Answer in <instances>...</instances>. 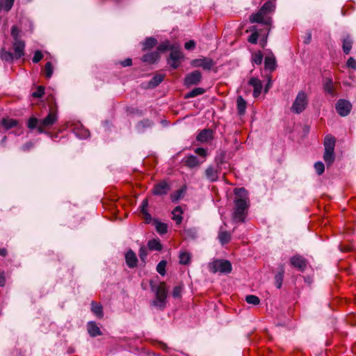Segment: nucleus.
I'll list each match as a JSON object with an SVG mask.
<instances>
[{"instance_id": "nucleus-60", "label": "nucleus", "mask_w": 356, "mask_h": 356, "mask_svg": "<svg viewBox=\"0 0 356 356\" xmlns=\"http://www.w3.org/2000/svg\"><path fill=\"white\" fill-rule=\"evenodd\" d=\"M121 65L123 67L131 66L132 65V60H131V58H127V59H125V60H124L123 61L121 62Z\"/></svg>"}, {"instance_id": "nucleus-52", "label": "nucleus", "mask_w": 356, "mask_h": 356, "mask_svg": "<svg viewBox=\"0 0 356 356\" xmlns=\"http://www.w3.org/2000/svg\"><path fill=\"white\" fill-rule=\"evenodd\" d=\"M42 58H43L42 53L40 51L37 50V51H35V52L34 54L32 60L34 63H38V62H40L42 60Z\"/></svg>"}, {"instance_id": "nucleus-63", "label": "nucleus", "mask_w": 356, "mask_h": 356, "mask_svg": "<svg viewBox=\"0 0 356 356\" xmlns=\"http://www.w3.org/2000/svg\"><path fill=\"white\" fill-rule=\"evenodd\" d=\"M6 283V280L3 274H0V286H3Z\"/></svg>"}, {"instance_id": "nucleus-24", "label": "nucleus", "mask_w": 356, "mask_h": 356, "mask_svg": "<svg viewBox=\"0 0 356 356\" xmlns=\"http://www.w3.org/2000/svg\"><path fill=\"white\" fill-rule=\"evenodd\" d=\"M1 125L6 129L8 130L17 125V121L11 118H3L1 120Z\"/></svg>"}, {"instance_id": "nucleus-8", "label": "nucleus", "mask_w": 356, "mask_h": 356, "mask_svg": "<svg viewBox=\"0 0 356 356\" xmlns=\"http://www.w3.org/2000/svg\"><path fill=\"white\" fill-rule=\"evenodd\" d=\"M202 79V74L200 71L195 70L188 74L184 79L185 86H190L198 84Z\"/></svg>"}, {"instance_id": "nucleus-33", "label": "nucleus", "mask_w": 356, "mask_h": 356, "mask_svg": "<svg viewBox=\"0 0 356 356\" xmlns=\"http://www.w3.org/2000/svg\"><path fill=\"white\" fill-rule=\"evenodd\" d=\"M148 248L150 250H161L162 249V245L160 243L159 240L152 239L148 241L147 243Z\"/></svg>"}, {"instance_id": "nucleus-47", "label": "nucleus", "mask_w": 356, "mask_h": 356, "mask_svg": "<svg viewBox=\"0 0 356 356\" xmlns=\"http://www.w3.org/2000/svg\"><path fill=\"white\" fill-rule=\"evenodd\" d=\"M182 290H183V286L181 285L175 286L172 291V296L175 298H180L181 296Z\"/></svg>"}, {"instance_id": "nucleus-19", "label": "nucleus", "mask_w": 356, "mask_h": 356, "mask_svg": "<svg viewBox=\"0 0 356 356\" xmlns=\"http://www.w3.org/2000/svg\"><path fill=\"white\" fill-rule=\"evenodd\" d=\"M183 161L185 163L186 165L190 168L197 167L201 163L197 156L194 155H188L185 156L183 159Z\"/></svg>"}, {"instance_id": "nucleus-32", "label": "nucleus", "mask_w": 356, "mask_h": 356, "mask_svg": "<svg viewBox=\"0 0 356 356\" xmlns=\"http://www.w3.org/2000/svg\"><path fill=\"white\" fill-rule=\"evenodd\" d=\"M236 102H237V109H238V113L240 115H243L245 113V108H246V102H245V99L241 96H239L237 98Z\"/></svg>"}, {"instance_id": "nucleus-25", "label": "nucleus", "mask_w": 356, "mask_h": 356, "mask_svg": "<svg viewBox=\"0 0 356 356\" xmlns=\"http://www.w3.org/2000/svg\"><path fill=\"white\" fill-rule=\"evenodd\" d=\"M182 209L181 207H176L172 212V219L176 222L177 224H180L182 221Z\"/></svg>"}, {"instance_id": "nucleus-30", "label": "nucleus", "mask_w": 356, "mask_h": 356, "mask_svg": "<svg viewBox=\"0 0 356 356\" xmlns=\"http://www.w3.org/2000/svg\"><path fill=\"white\" fill-rule=\"evenodd\" d=\"M335 159L334 150H325L323 159L327 165H331Z\"/></svg>"}, {"instance_id": "nucleus-20", "label": "nucleus", "mask_w": 356, "mask_h": 356, "mask_svg": "<svg viewBox=\"0 0 356 356\" xmlns=\"http://www.w3.org/2000/svg\"><path fill=\"white\" fill-rule=\"evenodd\" d=\"M205 175L209 181L213 182L218 179V171L210 165L206 169Z\"/></svg>"}, {"instance_id": "nucleus-2", "label": "nucleus", "mask_w": 356, "mask_h": 356, "mask_svg": "<svg viewBox=\"0 0 356 356\" xmlns=\"http://www.w3.org/2000/svg\"><path fill=\"white\" fill-rule=\"evenodd\" d=\"M57 120V113L54 111H50L47 116L42 120L35 117L30 118L27 121V127L31 130L37 129L40 134L46 133L45 129L51 127Z\"/></svg>"}, {"instance_id": "nucleus-51", "label": "nucleus", "mask_w": 356, "mask_h": 356, "mask_svg": "<svg viewBox=\"0 0 356 356\" xmlns=\"http://www.w3.org/2000/svg\"><path fill=\"white\" fill-rule=\"evenodd\" d=\"M19 33L20 30L17 27V26H13L11 29V35L13 36L14 40H20Z\"/></svg>"}, {"instance_id": "nucleus-34", "label": "nucleus", "mask_w": 356, "mask_h": 356, "mask_svg": "<svg viewBox=\"0 0 356 356\" xmlns=\"http://www.w3.org/2000/svg\"><path fill=\"white\" fill-rule=\"evenodd\" d=\"M0 58L2 60H5L7 62H11L15 58V56L13 53L10 51H5L3 49L0 51Z\"/></svg>"}, {"instance_id": "nucleus-21", "label": "nucleus", "mask_w": 356, "mask_h": 356, "mask_svg": "<svg viewBox=\"0 0 356 356\" xmlns=\"http://www.w3.org/2000/svg\"><path fill=\"white\" fill-rule=\"evenodd\" d=\"M87 327H88V332L91 337H95L99 336L102 334V332H101L100 329L99 328V327L97 325V324L95 322H93V321L89 322L88 323Z\"/></svg>"}, {"instance_id": "nucleus-59", "label": "nucleus", "mask_w": 356, "mask_h": 356, "mask_svg": "<svg viewBox=\"0 0 356 356\" xmlns=\"http://www.w3.org/2000/svg\"><path fill=\"white\" fill-rule=\"evenodd\" d=\"M76 135L81 138H86L89 137L90 133L88 130H84L82 134L79 133L78 131L75 132Z\"/></svg>"}, {"instance_id": "nucleus-53", "label": "nucleus", "mask_w": 356, "mask_h": 356, "mask_svg": "<svg viewBox=\"0 0 356 356\" xmlns=\"http://www.w3.org/2000/svg\"><path fill=\"white\" fill-rule=\"evenodd\" d=\"M147 256V248L145 246H142L139 249V257L140 259L145 261L146 257Z\"/></svg>"}, {"instance_id": "nucleus-16", "label": "nucleus", "mask_w": 356, "mask_h": 356, "mask_svg": "<svg viewBox=\"0 0 356 356\" xmlns=\"http://www.w3.org/2000/svg\"><path fill=\"white\" fill-rule=\"evenodd\" d=\"M125 261L129 268H134L137 266L138 259L136 253L132 250H129L125 254Z\"/></svg>"}, {"instance_id": "nucleus-28", "label": "nucleus", "mask_w": 356, "mask_h": 356, "mask_svg": "<svg viewBox=\"0 0 356 356\" xmlns=\"http://www.w3.org/2000/svg\"><path fill=\"white\" fill-rule=\"evenodd\" d=\"M218 239L221 244L224 245L227 243L231 239V234L226 232L222 231L221 229L218 233Z\"/></svg>"}, {"instance_id": "nucleus-37", "label": "nucleus", "mask_w": 356, "mask_h": 356, "mask_svg": "<svg viewBox=\"0 0 356 356\" xmlns=\"http://www.w3.org/2000/svg\"><path fill=\"white\" fill-rule=\"evenodd\" d=\"M252 62L256 65H261L263 60V54L259 51L252 54Z\"/></svg>"}, {"instance_id": "nucleus-56", "label": "nucleus", "mask_w": 356, "mask_h": 356, "mask_svg": "<svg viewBox=\"0 0 356 356\" xmlns=\"http://www.w3.org/2000/svg\"><path fill=\"white\" fill-rule=\"evenodd\" d=\"M346 65L350 68L356 69V60L353 57L348 58Z\"/></svg>"}, {"instance_id": "nucleus-9", "label": "nucleus", "mask_w": 356, "mask_h": 356, "mask_svg": "<svg viewBox=\"0 0 356 356\" xmlns=\"http://www.w3.org/2000/svg\"><path fill=\"white\" fill-rule=\"evenodd\" d=\"M192 64L194 67L209 70L214 65V62L211 58H202L193 60Z\"/></svg>"}, {"instance_id": "nucleus-18", "label": "nucleus", "mask_w": 356, "mask_h": 356, "mask_svg": "<svg viewBox=\"0 0 356 356\" xmlns=\"http://www.w3.org/2000/svg\"><path fill=\"white\" fill-rule=\"evenodd\" d=\"M153 122L149 119H144L140 121L136 126V129L138 133H143L147 129L151 128L153 126Z\"/></svg>"}, {"instance_id": "nucleus-55", "label": "nucleus", "mask_w": 356, "mask_h": 356, "mask_svg": "<svg viewBox=\"0 0 356 356\" xmlns=\"http://www.w3.org/2000/svg\"><path fill=\"white\" fill-rule=\"evenodd\" d=\"M195 152L202 157H206L207 156V150L203 147L196 148L195 149Z\"/></svg>"}, {"instance_id": "nucleus-44", "label": "nucleus", "mask_w": 356, "mask_h": 356, "mask_svg": "<svg viewBox=\"0 0 356 356\" xmlns=\"http://www.w3.org/2000/svg\"><path fill=\"white\" fill-rule=\"evenodd\" d=\"M175 47V46L170 45L168 41H165L158 47V51L159 52H163L168 49H170L172 51Z\"/></svg>"}, {"instance_id": "nucleus-4", "label": "nucleus", "mask_w": 356, "mask_h": 356, "mask_svg": "<svg viewBox=\"0 0 356 356\" xmlns=\"http://www.w3.org/2000/svg\"><path fill=\"white\" fill-rule=\"evenodd\" d=\"M209 270L213 273H220L227 274L232 270L231 263L227 260L216 259L209 264Z\"/></svg>"}, {"instance_id": "nucleus-36", "label": "nucleus", "mask_w": 356, "mask_h": 356, "mask_svg": "<svg viewBox=\"0 0 356 356\" xmlns=\"http://www.w3.org/2000/svg\"><path fill=\"white\" fill-rule=\"evenodd\" d=\"M154 222L158 233L160 234H164L167 232L168 226L165 223L159 222L158 220H154Z\"/></svg>"}, {"instance_id": "nucleus-27", "label": "nucleus", "mask_w": 356, "mask_h": 356, "mask_svg": "<svg viewBox=\"0 0 356 356\" xmlns=\"http://www.w3.org/2000/svg\"><path fill=\"white\" fill-rule=\"evenodd\" d=\"M91 310L98 318L103 317V308L100 304L92 301L91 302Z\"/></svg>"}, {"instance_id": "nucleus-10", "label": "nucleus", "mask_w": 356, "mask_h": 356, "mask_svg": "<svg viewBox=\"0 0 356 356\" xmlns=\"http://www.w3.org/2000/svg\"><path fill=\"white\" fill-rule=\"evenodd\" d=\"M265 13L264 11H262L261 9L260 10L255 13V14H252L250 17V22L252 23H255V22H257V23H261V24H270V22H271V19L270 18H265Z\"/></svg>"}, {"instance_id": "nucleus-15", "label": "nucleus", "mask_w": 356, "mask_h": 356, "mask_svg": "<svg viewBox=\"0 0 356 356\" xmlns=\"http://www.w3.org/2000/svg\"><path fill=\"white\" fill-rule=\"evenodd\" d=\"M170 190L169 185L165 181H161L155 185L152 193L155 195H166Z\"/></svg>"}, {"instance_id": "nucleus-13", "label": "nucleus", "mask_w": 356, "mask_h": 356, "mask_svg": "<svg viewBox=\"0 0 356 356\" xmlns=\"http://www.w3.org/2000/svg\"><path fill=\"white\" fill-rule=\"evenodd\" d=\"M264 67L265 70H268L270 72H273L276 69V59L273 53L270 52L265 57L264 60Z\"/></svg>"}, {"instance_id": "nucleus-35", "label": "nucleus", "mask_w": 356, "mask_h": 356, "mask_svg": "<svg viewBox=\"0 0 356 356\" xmlns=\"http://www.w3.org/2000/svg\"><path fill=\"white\" fill-rule=\"evenodd\" d=\"M205 92L204 89L202 88H196L186 94L185 98H193L196 96L202 95Z\"/></svg>"}, {"instance_id": "nucleus-49", "label": "nucleus", "mask_w": 356, "mask_h": 356, "mask_svg": "<svg viewBox=\"0 0 356 356\" xmlns=\"http://www.w3.org/2000/svg\"><path fill=\"white\" fill-rule=\"evenodd\" d=\"M3 3V10L6 11H9L14 3V0H0Z\"/></svg>"}, {"instance_id": "nucleus-46", "label": "nucleus", "mask_w": 356, "mask_h": 356, "mask_svg": "<svg viewBox=\"0 0 356 356\" xmlns=\"http://www.w3.org/2000/svg\"><path fill=\"white\" fill-rule=\"evenodd\" d=\"M314 168H315V170L318 175H322L325 170L324 164L321 161L316 162L314 164Z\"/></svg>"}, {"instance_id": "nucleus-61", "label": "nucleus", "mask_w": 356, "mask_h": 356, "mask_svg": "<svg viewBox=\"0 0 356 356\" xmlns=\"http://www.w3.org/2000/svg\"><path fill=\"white\" fill-rule=\"evenodd\" d=\"M33 146V144L32 143L29 142V143H27L24 144V145L22 146V150H24V151H28V150H29V149H30Z\"/></svg>"}, {"instance_id": "nucleus-54", "label": "nucleus", "mask_w": 356, "mask_h": 356, "mask_svg": "<svg viewBox=\"0 0 356 356\" xmlns=\"http://www.w3.org/2000/svg\"><path fill=\"white\" fill-rule=\"evenodd\" d=\"M258 36V33L257 31H254L249 36L248 40L250 43L256 44L257 42Z\"/></svg>"}, {"instance_id": "nucleus-5", "label": "nucleus", "mask_w": 356, "mask_h": 356, "mask_svg": "<svg viewBox=\"0 0 356 356\" xmlns=\"http://www.w3.org/2000/svg\"><path fill=\"white\" fill-rule=\"evenodd\" d=\"M307 105V95L301 91L297 95L296 99L291 106L292 112L299 114L302 113Z\"/></svg>"}, {"instance_id": "nucleus-48", "label": "nucleus", "mask_w": 356, "mask_h": 356, "mask_svg": "<svg viewBox=\"0 0 356 356\" xmlns=\"http://www.w3.org/2000/svg\"><path fill=\"white\" fill-rule=\"evenodd\" d=\"M45 74L47 78H50L53 74V67L51 62H47L45 64Z\"/></svg>"}, {"instance_id": "nucleus-14", "label": "nucleus", "mask_w": 356, "mask_h": 356, "mask_svg": "<svg viewBox=\"0 0 356 356\" xmlns=\"http://www.w3.org/2000/svg\"><path fill=\"white\" fill-rule=\"evenodd\" d=\"M248 84L253 87V96L257 97L261 92L262 83L261 81L255 77H252L248 81Z\"/></svg>"}, {"instance_id": "nucleus-29", "label": "nucleus", "mask_w": 356, "mask_h": 356, "mask_svg": "<svg viewBox=\"0 0 356 356\" xmlns=\"http://www.w3.org/2000/svg\"><path fill=\"white\" fill-rule=\"evenodd\" d=\"M353 41L349 36L343 40V51L346 54H348L352 49Z\"/></svg>"}, {"instance_id": "nucleus-22", "label": "nucleus", "mask_w": 356, "mask_h": 356, "mask_svg": "<svg viewBox=\"0 0 356 356\" xmlns=\"http://www.w3.org/2000/svg\"><path fill=\"white\" fill-rule=\"evenodd\" d=\"M335 138L331 135H327L324 140L325 150H334Z\"/></svg>"}, {"instance_id": "nucleus-43", "label": "nucleus", "mask_w": 356, "mask_h": 356, "mask_svg": "<svg viewBox=\"0 0 356 356\" xmlns=\"http://www.w3.org/2000/svg\"><path fill=\"white\" fill-rule=\"evenodd\" d=\"M166 265L167 261L165 260H162L156 266V270L160 275H165Z\"/></svg>"}, {"instance_id": "nucleus-6", "label": "nucleus", "mask_w": 356, "mask_h": 356, "mask_svg": "<svg viewBox=\"0 0 356 356\" xmlns=\"http://www.w3.org/2000/svg\"><path fill=\"white\" fill-rule=\"evenodd\" d=\"M336 110L341 116H347L352 108V104L347 100L340 99L336 104Z\"/></svg>"}, {"instance_id": "nucleus-17", "label": "nucleus", "mask_w": 356, "mask_h": 356, "mask_svg": "<svg viewBox=\"0 0 356 356\" xmlns=\"http://www.w3.org/2000/svg\"><path fill=\"white\" fill-rule=\"evenodd\" d=\"M212 138L213 131L209 129L202 130L196 137L197 140L201 143L209 142L212 140Z\"/></svg>"}, {"instance_id": "nucleus-31", "label": "nucleus", "mask_w": 356, "mask_h": 356, "mask_svg": "<svg viewBox=\"0 0 356 356\" xmlns=\"http://www.w3.org/2000/svg\"><path fill=\"white\" fill-rule=\"evenodd\" d=\"M186 186L182 187L181 188L177 190L175 193L171 194V200L172 202H177V200L181 199L184 193H186Z\"/></svg>"}, {"instance_id": "nucleus-64", "label": "nucleus", "mask_w": 356, "mask_h": 356, "mask_svg": "<svg viewBox=\"0 0 356 356\" xmlns=\"http://www.w3.org/2000/svg\"><path fill=\"white\" fill-rule=\"evenodd\" d=\"M271 87V79L270 78H268V83L266 84V87H265V89H264V91L265 92H267L268 89Z\"/></svg>"}, {"instance_id": "nucleus-42", "label": "nucleus", "mask_w": 356, "mask_h": 356, "mask_svg": "<svg viewBox=\"0 0 356 356\" xmlns=\"http://www.w3.org/2000/svg\"><path fill=\"white\" fill-rule=\"evenodd\" d=\"M324 89L325 90L329 93L332 95L334 92V87L332 84V80L331 79H327L324 83Z\"/></svg>"}, {"instance_id": "nucleus-50", "label": "nucleus", "mask_w": 356, "mask_h": 356, "mask_svg": "<svg viewBox=\"0 0 356 356\" xmlns=\"http://www.w3.org/2000/svg\"><path fill=\"white\" fill-rule=\"evenodd\" d=\"M44 93V88L43 86H38L36 91L32 93V96L35 98L41 97Z\"/></svg>"}, {"instance_id": "nucleus-38", "label": "nucleus", "mask_w": 356, "mask_h": 356, "mask_svg": "<svg viewBox=\"0 0 356 356\" xmlns=\"http://www.w3.org/2000/svg\"><path fill=\"white\" fill-rule=\"evenodd\" d=\"M156 44V40L150 37L147 38L143 42V49H149L152 48Z\"/></svg>"}, {"instance_id": "nucleus-58", "label": "nucleus", "mask_w": 356, "mask_h": 356, "mask_svg": "<svg viewBox=\"0 0 356 356\" xmlns=\"http://www.w3.org/2000/svg\"><path fill=\"white\" fill-rule=\"evenodd\" d=\"M148 207V201L147 199L143 200L140 206V211L143 213L147 211V208Z\"/></svg>"}, {"instance_id": "nucleus-11", "label": "nucleus", "mask_w": 356, "mask_h": 356, "mask_svg": "<svg viewBox=\"0 0 356 356\" xmlns=\"http://www.w3.org/2000/svg\"><path fill=\"white\" fill-rule=\"evenodd\" d=\"M290 263L291 266L299 269L301 271H303L307 266V261L306 259L300 255H295L292 257L290 259Z\"/></svg>"}, {"instance_id": "nucleus-3", "label": "nucleus", "mask_w": 356, "mask_h": 356, "mask_svg": "<svg viewBox=\"0 0 356 356\" xmlns=\"http://www.w3.org/2000/svg\"><path fill=\"white\" fill-rule=\"evenodd\" d=\"M152 290L155 293L156 298L153 301V305L161 309H164L167 302V289L164 283L160 284H154L150 282Z\"/></svg>"}, {"instance_id": "nucleus-23", "label": "nucleus", "mask_w": 356, "mask_h": 356, "mask_svg": "<svg viewBox=\"0 0 356 356\" xmlns=\"http://www.w3.org/2000/svg\"><path fill=\"white\" fill-rule=\"evenodd\" d=\"M159 58V52L154 51V52L145 54L143 56L142 60L143 62L153 63L156 62Z\"/></svg>"}, {"instance_id": "nucleus-45", "label": "nucleus", "mask_w": 356, "mask_h": 356, "mask_svg": "<svg viewBox=\"0 0 356 356\" xmlns=\"http://www.w3.org/2000/svg\"><path fill=\"white\" fill-rule=\"evenodd\" d=\"M284 268H282L281 270L275 275V282H276L277 287L278 289H280L282 286L283 277H284Z\"/></svg>"}, {"instance_id": "nucleus-39", "label": "nucleus", "mask_w": 356, "mask_h": 356, "mask_svg": "<svg viewBox=\"0 0 356 356\" xmlns=\"http://www.w3.org/2000/svg\"><path fill=\"white\" fill-rule=\"evenodd\" d=\"M163 80V76L161 74L154 76L149 81V85L151 87H156Z\"/></svg>"}, {"instance_id": "nucleus-57", "label": "nucleus", "mask_w": 356, "mask_h": 356, "mask_svg": "<svg viewBox=\"0 0 356 356\" xmlns=\"http://www.w3.org/2000/svg\"><path fill=\"white\" fill-rule=\"evenodd\" d=\"M195 47V42L193 40H189L186 42L184 44V47L188 50L193 49Z\"/></svg>"}, {"instance_id": "nucleus-41", "label": "nucleus", "mask_w": 356, "mask_h": 356, "mask_svg": "<svg viewBox=\"0 0 356 356\" xmlns=\"http://www.w3.org/2000/svg\"><path fill=\"white\" fill-rule=\"evenodd\" d=\"M245 301L250 305H257L260 302L259 298L254 295H248L245 297Z\"/></svg>"}, {"instance_id": "nucleus-62", "label": "nucleus", "mask_w": 356, "mask_h": 356, "mask_svg": "<svg viewBox=\"0 0 356 356\" xmlns=\"http://www.w3.org/2000/svg\"><path fill=\"white\" fill-rule=\"evenodd\" d=\"M143 214L146 222L149 223L152 220L151 215L147 211L143 213Z\"/></svg>"}, {"instance_id": "nucleus-7", "label": "nucleus", "mask_w": 356, "mask_h": 356, "mask_svg": "<svg viewBox=\"0 0 356 356\" xmlns=\"http://www.w3.org/2000/svg\"><path fill=\"white\" fill-rule=\"evenodd\" d=\"M182 57L183 55L179 48L175 47L170 52V57L168 59V63L174 69L177 68Z\"/></svg>"}, {"instance_id": "nucleus-12", "label": "nucleus", "mask_w": 356, "mask_h": 356, "mask_svg": "<svg viewBox=\"0 0 356 356\" xmlns=\"http://www.w3.org/2000/svg\"><path fill=\"white\" fill-rule=\"evenodd\" d=\"M25 47L24 42L21 40H14L13 42V50H14V56L15 58L18 59L20 58L22 56H24V50Z\"/></svg>"}, {"instance_id": "nucleus-1", "label": "nucleus", "mask_w": 356, "mask_h": 356, "mask_svg": "<svg viewBox=\"0 0 356 356\" xmlns=\"http://www.w3.org/2000/svg\"><path fill=\"white\" fill-rule=\"evenodd\" d=\"M236 198L234 200V211L233 220L235 222H243L248 208V192L244 188H236L234 191Z\"/></svg>"}, {"instance_id": "nucleus-26", "label": "nucleus", "mask_w": 356, "mask_h": 356, "mask_svg": "<svg viewBox=\"0 0 356 356\" xmlns=\"http://www.w3.org/2000/svg\"><path fill=\"white\" fill-rule=\"evenodd\" d=\"M179 263L183 265H187L191 262V254L187 251H181L179 255Z\"/></svg>"}, {"instance_id": "nucleus-40", "label": "nucleus", "mask_w": 356, "mask_h": 356, "mask_svg": "<svg viewBox=\"0 0 356 356\" xmlns=\"http://www.w3.org/2000/svg\"><path fill=\"white\" fill-rule=\"evenodd\" d=\"M275 8V4L271 1H266L264 6L261 7V10L265 13V14H267L268 13H270L273 11Z\"/></svg>"}]
</instances>
